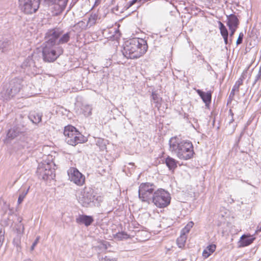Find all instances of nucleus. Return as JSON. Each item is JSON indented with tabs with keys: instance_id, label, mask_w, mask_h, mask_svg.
<instances>
[{
	"instance_id": "nucleus-4",
	"label": "nucleus",
	"mask_w": 261,
	"mask_h": 261,
	"mask_svg": "<svg viewBox=\"0 0 261 261\" xmlns=\"http://www.w3.org/2000/svg\"><path fill=\"white\" fill-rule=\"evenodd\" d=\"M24 81L21 77H15L12 79L9 85L2 91V94L6 99L13 97L23 88Z\"/></svg>"
},
{
	"instance_id": "nucleus-5",
	"label": "nucleus",
	"mask_w": 261,
	"mask_h": 261,
	"mask_svg": "<svg viewBox=\"0 0 261 261\" xmlns=\"http://www.w3.org/2000/svg\"><path fill=\"white\" fill-rule=\"evenodd\" d=\"M156 190V186L151 182H142L138 190V196L139 199L144 202L149 203L152 200V197L154 193Z\"/></svg>"
},
{
	"instance_id": "nucleus-24",
	"label": "nucleus",
	"mask_w": 261,
	"mask_h": 261,
	"mask_svg": "<svg viewBox=\"0 0 261 261\" xmlns=\"http://www.w3.org/2000/svg\"><path fill=\"white\" fill-rule=\"evenodd\" d=\"M114 238L117 240L121 241L128 239L129 238V235L124 231H121L115 234L114 235Z\"/></svg>"
},
{
	"instance_id": "nucleus-40",
	"label": "nucleus",
	"mask_w": 261,
	"mask_h": 261,
	"mask_svg": "<svg viewBox=\"0 0 261 261\" xmlns=\"http://www.w3.org/2000/svg\"><path fill=\"white\" fill-rule=\"evenodd\" d=\"M13 243H14V244L15 245H16V246H19V244H20V240L18 238H15L13 240Z\"/></svg>"
},
{
	"instance_id": "nucleus-53",
	"label": "nucleus",
	"mask_w": 261,
	"mask_h": 261,
	"mask_svg": "<svg viewBox=\"0 0 261 261\" xmlns=\"http://www.w3.org/2000/svg\"><path fill=\"white\" fill-rule=\"evenodd\" d=\"M78 24H84V22L83 21H80Z\"/></svg>"
},
{
	"instance_id": "nucleus-51",
	"label": "nucleus",
	"mask_w": 261,
	"mask_h": 261,
	"mask_svg": "<svg viewBox=\"0 0 261 261\" xmlns=\"http://www.w3.org/2000/svg\"><path fill=\"white\" fill-rule=\"evenodd\" d=\"M234 86H235L236 87H238V88H239V87H240V86H239V85L237 84L236 83H235Z\"/></svg>"
},
{
	"instance_id": "nucleus-29",
	"label": "nucleus",
	"mask_w": 261,
	"mask_h": 261,
	"mask_svg": "<svg viewBox=\"0 0 261 261\" xmlns=\"http://www.w3.org/2000/svg\"><path fill=\"white\" fill-rule=\"evenodd\" d=\"M186 237L184 233L181 234L180 236L177 239V244L179 248H182L185 246L186 241Z\"/></svg>"
},
{
	"instance_id": "nucleus-7",
	"label": "nucleus",
	"mask_w": 261,
	"mask_h": 261,
	"mask_svg": "<svg viewBox=\"0 0 261 261\" xmlns=\"http://www.w3.org/2000/svg\"><path fill=\"white\" fill-rule=\"evenodd\" d=\"M98 196L95 198L94 192L89 188H85L81 191L78 200L80 203L84 207H90L96 205V201H98Z\"/></svg>"
},
{
	"instance_id": "nucleus-44",
	"label": "nucleus",
	"mask_w": 261,
	"mask_h": 261,
	"mask_svg": "<svg viewBox=\"0 0 261 261\" xmlns=\"http://www.w3.org/2000/svg\"><path fill=\"white\" fill-rule=\"evenodd\" d=\"M256 231L257 232H261V224L257 227Z\"/></svg>"
},
{
	"instance_id": "nucleus-38",
	"label": "nucleus",
	"mask_w": 261,
	"mask_h": 261,
	"mask_svg": "<svg viewBox=\"0 0 261 261\" xmlns=\"http://www.w3.org/2000/svg\"><path fill=\"white\" fill-rule=\"evenodd\" d=\"M39 239H40L39 237H37V238L36 239V240H35V241L34 242V243H33V244H32V246L31 247V251H33L34 249L35 246L38 243Z\"/></svg>"
},
{
	"instance_id": "nucleus-31",
	"label": "nucleus",
	"mask_w": 261,
	"mask_h": 261,
	"mask_svg": "<svg viewBox=\"0 0 261 261\" xmlns=\"http://www.w3.org/2000/svg\"><path fill=\"white\" fill-rule=\"evenodd\" d=\"M30 187H29L27 190H23L21 191L19 195L17 203L18 204H20L22 203L23 199H24L25 197L27 195L29 190Z\"/></svg>"
},
{
	"instance_id": "nucleus-30",
	"label": "nucleus",
	"mask_w": 261,
	"mask_h": 261,
	"mask_svg": "<svg viewBox=\"0 0 261 261\" xmlns=\"http://www.w3.org/2000/svg\"><path fill=\"white\" fill-rule=\"evenodd\" d=\"M219 25V29L220 30V33L222 36H228V33L227 29L224 24L221 21L218 22Z\"/></svg>"
},
{
	"instance_id": "nucleus-13",
	"label": "nucleus",
	"mask_w": 261,
	"mask_h": 261,
	"mask_svg": "<svg viewBox=\"0 0 261 261\" xmlns=\"http://www.w3.org/2000/svg\"><path fill=\"white\" fill-rule=\"evenodd\" d=\"M21 67L24 72L28 74H35L37 72V67L32 57L29 56L22 63Z\"/></svg>"
},
{
	"instance_id": "nucleus-15",
	"label": "nucleus",
	"mask_w": 261,
	"mask_h": 261,
	"mask_svg": "<svg viewBox=\"0 0 261 261\" xmlns=\"http://www.w3.org/2000/svg\"><path fill=\"white\" fill-rule=\"evenodd\" d=\"M94 221V219L92 216L80 215L76 218V222L80 224H84L86 226L90 225Z\"/></svg>"
},
{
	"instance_id": "nucleus-23",
	"label": "nucleus",
	"mask_w": 261,
	"mask_h": 261,
	"mask_svg": "<svg viewBox=\"0 0 261 261\" xmlns=\"http://www.w3.org/2000/svg\"><path fill=\"white\" fill-rule=\"evenodd\" d=\"M19 134V130L16 127H13L10 129L7 134L8 139L12 140L17 137Z\"/></svg>"
},
{
	"instance_id": "nucleus-33",
	"label": "nucleus",
	"mask_w": 261,
	"mask_h": 261,
	"mask_svg": "<svg viewBox=\"0 0 261 261\" xmlns=\"http://www.w3.org/2000/svg\"><path fill=\"white\" fill-rule=\"evenodd\" d=\"M247 72H243L242 74L241 77L238 79V80L236 82V83L239 86H241L243 84V80L245 79L246 76Z\"/></svg>"
},
{
	"instance_id": "nucleus-11",
	"label": "nucleus",
	"mask_w": 261,
	"mask_h": 261,
	"mask_svg": "<svg viewBox=\"0 0 261 261\" xmlns=\"http://www.w3.org/2000/svg\"><path fill=\"white\" fill-rule=\"evenodd\" d=\"M62 32L58 29L49 30L46 34V41L45 45L49 46H57L59 45L58 39L61 36Z\"/></svg>"
},
{
	"instance_id": "nucleus-14",
	"label": "nucleus",
	"mask_w": 261,
	"mask_h": 261,
	"mask_svg": "<svg viewBox=\"0 0 261 261\" xmlns=\"http://www.w3.org/2000/svg\"><path fill=\"white\" fill-rule=\"evenodd\" d=\"M49 6H54L56 14L61 13L65 8L68 0H44Z\"/></svg>"
},
{
	"instance_id": "nucleus-28",
	"label": "nucleus",
	"mask_w": 261,
	"mask_h": 261,
	"mask_svg": "<svg viewBox=\"0 0 261 261\" xmlns=\"http://www.w3.org/2000/svg\"><path fill=\"white\" fill-rule=\"evenodd\" d=\"M92 110V107L89 105H83L82 108L83 114L86 117L91 115Z\"/></svg>"
},
{
	"instance_id": "nucleus-9",
	"label": "nucleus",
	"mask_w": 261,
	"mask_h": 261,
	"mask_svg": "<svg viewBox=\"0 0 261 261\" xmlns=\"http://www.w3.org/2000/svg\"><path fill=\"white\" fill-rule=\"evenodd\" d=\"M41 0H19L20 10L27 14L35 13L38 9Z\"/></svg>"
},
{
	"instance_id": "nucleus-42",
	"label": "nucleus",
	"mask_w": 261,
	"mask_h": 261,
	"mask_svg": "<svg viewBox=\"0 0 261 261\" xmlns=\"http://www.w3.org/2000/svg\"><path fill=\"white\" fill-rule=\"evenodd\" d=\"M223 39H224V42L225 43V44H227L228 43V36H222Z\"/></svg>"
},
{
	"instance_id": "nucleus-19",
	"label": "nucleus",
	"mask_w": 261,
	"mask_h": 261,
	"mask_svg": "<svg viewBox=\"0 0 261 261\" xmlns=\"http://www.w3.org/2000/svg\"><path fill=\"white\" fill-rule=\"evenodd\" d=\"M151 101L155 104V107L159 109L162 105V98L156 92L152 91L151 94Z\"/></svg>"
},
{
	"instance_id": "nucleus-16",
	"label": "nucleus",
	"mask_w": 261,
	"mask_h": 261,
	"mask_svg": "<svg viewBox=\"0 0 261 261\" xmlns=\"http://www.w3.org/2000/svg\"><path fill=\"white\" fill-rule=\"evenodd\" d=\"M255 239V238L253 236L243 234L240 238L239 241V247H244L247 246L253 243Z\"/></svg>"
},
{
	"instance_id": "nucleus-12",
	"label": "nucleus",
	"mask_w": 261,
	"mask_h": 261,
	"mask_svg": "<svg viewBox=\"0 0 261 261\" xmlns=\"http://www.w3.org/2000/svg\"><path fill=\"white\" fill-rule=\"evenodd\" d=\"M70 180L78 186H82L85 182V176L75 168H70L68 171Z\"/></svg>"
},
{
	"instance_id": "nucleus-39",
	"label": "nucleus",
	"mask_w": 261,
	"mask_h": 261,
	"mask_svg": "<svg viewBox=\"0 0 261 261\" xmlns=\"http://www.w3.org/2000/svg\"><path fill=\"white\" fill-rule=\"evenodd\" d=\"M101 261H116L115 258H110L109 257L106 256L105 257H102Z\"/></svg>"
},
{
	"instance_id": "nucleus-45",
	"label": "nucleus",
	"mask_w": 261,
	"mask_h": 261,
	"mask_svg": "<svg viewBox=\"0 0 261 261\" xmlns=\"http://www.w3.org/2000/svg\"><path fill=\"white\" fill-rule=\"evenodd\" d=\"M229 115H230L231 117L233 116V113L231 109H230L229 111Z\"/></svg>"
},
{
	"instance_id": "nucleus-8",
	"label": "nucleus",
	"mask_w": 261,
	"mask_h": 261,
	"mask_svg": "<svg viewBox=\"0 0 261 261\" xmlns=\"http://www.w3.org/2000/svg\"><path fill=\"white\" fill-rule=\"evenodd\" d=\"M63 52V49L61 47L45 45L42 50L43 60L45 62H54Z\"/></svg>"
},
{
	"instance_id": "nucleus-43",
	"label": "nucleus",
	"mask_w": 261,
	"mask_h": 261,
	"mask_svg": "<svg viewBox=\"0 0 261 261\" xmlns=\"http://www.w3.org/2000/svg\"><path fill=\"white\" fill-rule=\"evenodd\" d=\"M103 245V248L106 249H107L108 248V246H110V245L109 244V243L108 242H106V243H104L102 244Z\"/></svg>"
},
{
	"instance_id": "nucleus-22",
	"label": "nucleus",
	"mask_w": 261,
	"mask_h": 261,
	"mask_svg": "<svg viewBox=\"0 0 261 261\" xmlns=\"http://www.w3.org/2000/svg\"><path fill=\"white\" fill-rule=\"evenodd\" d=\"M30 120L35 124H38L41 122L42 115L36 112H32L29 114Z\"/></svg>"
},
{
	"instance_id": "nucleus-10",
	"label": "nucleus",
	"mask_w": 261,
	"mask_h": 261,
	"mask_svg": "<svg viewBox=\"0 0 261 261\" xmlns=\"http://www.w3.org/2000/svg\"><path fill=\"white\" fill-rule=\"evenodd\" d=\"M37 173L39 178L43 180H47L50 178H53L55 176L54 171L51 168L49 164H39L37 170Z\"/></svg>"
},
{
	"instance_id": "nucleus-1",
	"label": "nucleus",
	"mask_w": 261,
	"mask_h": 261,
	"mask_svg": "<svg viewBox=\"0 0 261 261\" xmlns=\"http://www.w3.org/2000/svg\"><path fill=\"white\" fill-rule=\"evenodd\" d=\"M170 150L176 154L178 158L182 160L191 159L194 154L193 146L191 142L180 141L176 137H172L169 141Z\"/></svg>"
},
{
	"instance_id": "nucleus-41",
	"label": "nucleus",
	"mask_w": 261,
	"mask_h": 261,
	"mask_svg": "<svg viewBox=\"0 0 261 261\" xmlns=\"http://www.w3.org/2000/svg\"><path fill=\"white\" fill-rule=\"evenodd\" d=\"M235 91H234V89H232L231 91V92L230 93V95H229V98H230L231 99H232L234 96V94H235Z\"/></svg>"
},
{
	"instance_id": "nucleus-32",
	"label": "nucleus",
	"mask_w": 261,
	"mask_h": 261,
	"mask_svg": "<svg viewBox=\"0 0 261 261\" xmlns=\"http://www.w3.org/2000/svg\"><path fill=\"white\" fill-rule=\"evenodd\" d=\"M194 223L192 221L189 222L187 225L182 229L181 233L185 234L188 233L191 228L193 226Z\"/></svg>"
},
{
	"instance_id": "nucleus-37",
	"label": "nucleus",
	"mask_w": 261,
	"mask_h": 261,
	"mask_svg": "<svg viewBox=\"0 0 261 261\" xmlns=\"http://www.w3.org/2000/svg\"><path fill=\"white\" fill-rule=\"evenodd\" d=\"M228 28H229V30L230 31V33L229 34L230 38V41H231V38L232 37L233 35H234L237 28H232L231 27H230Z\"/></svg>"
},
{
	"instance_id": "nucleus-49",
	"label": "nucleus",
	"mask_w": 261,
	"mask_h": 261,
	"mask_svg": "<svg viewBox=\"0 0 261 261\" xmlns=\"http://www.w3.org/2000/svg\"><path fill=\"white\" fill-rule=\"evenodd\" d=\"M234 121V119H233V117H231V119H230L229 121V124H231V123H232Z\"/></svg>"
},
{
	"instance_id": "nucleus-20",
	"label": "nucleus",
	"mask_w": 261,
	"mask_h": 261,
	"mask_svg": "<svg viewBox=\"0 0 261 261\" xmlns=\"http://www.w3.org/2000/svg\"><path fill=\"white\" fill-rule=\"evenodd\" d=\"M178 162L173 158L168 156L165 160V163L170 170L174 171L177 168Z\"/></svg>"
},
{
	"instance_id": "nucleus-26",
	"label": "nucleus",
	"mask_w": 261,
	"mask_h": 261,
	"mask_svg": "<svg viewBox=\"0 0 261 261\" xmlns=\"http://www.w3.org/2000/svg\"><path fill=\"white\" fill-rule=\"evenodd\" d=\"M96 145L101 150L106 149L107 140L102 138H97L96 141Z\"/></svg>"
},
{
	"instance_id": "nucleus-50",
	"label": "nucleus",
	"mask_w": 261,
	"mask_h": 261,
	"mask_svg": "<svg viewBox=\"0 0 261 261\" xmlns=\"http://www.w3.org/2000/svg\"><path fill=\"white\" fill-rule=\"evenodd\" d=\"M1 47L4 49V47H6V45L4 44V43L1 45Z\"/></svg>"
},
{
	"instance_id": "nucleus-52",
	"label": "nucleus",
	"mask_w": 261,
	"mask_h": 261,
	"mask_svg": "<svg viewBox=\"0 0 261 261\" xmlns=\"http://www.w3.org/2000/svg\"><path fill=\"white\" fill-rule=\"evenodd\" d=\"M23 261H33V260H31V259H26L24 260Z\"/></svg>"
},
{
	"instance_id": "nucleus-25",
	"label": "nucleus",
	"mask_w": 261,
	"mask_h": 261,
	"mask_svg": "<svg viewBox=\"0 0 261 261\" xmlns=\"http://www.w3.org/2000/svg\"><path fill=\"white\" fill-rule=\"evenodd\" d=\"M70 38V33L67 32L62 36L60 37L58 39V44H64L68 42Z\"/></svg>"
},
{
	"instance_id": "nucleus-48",
	"label": "nucleus",
	"mask_w": 261,
	"mask_h": 261,
	"mask_svg": "<svg viewBox=\"0 0 261 261\" xmlns=\"http://www.w3.org/2000/svg\"><path fill=\"white\" fill-rule=\"evenodd\" d=\"M138 0H133L131 2H130V4L129 5V6H132L133 5H134Z\"/></svg>"
},
{
	"instance_id": "nucleus-47",
	"label": "nucleus",
	"mask_w": 261,
	"mask_h": 261,
	"mask_svg": "<svg viewBox=\"0 0 261 261\" xmlns=\"http://www.w3.org/2000/svg\"><path fill=\"white\" fill-rule=\"evenodd\" d=\"M232 89H234V91H237V92L239 91V89L238 88V87H236L234 85L233 86Z\"/></svg>"
},
{
	"instance_id": "nucleus-17",
	"label": "nucleus",
	"mask_w": 261,
	"mask_h": 261,
	"mask_svg": "<svg viewBox=\"0 0 261 261\" xmlns=\"http://www.w3.org/2000/svg\"><path fill=\"white\" fill-rule=\"evenodd\" d=\"M227 25L228 27H231L238 28L239 24V20L236 15L233 14L227 15Z\"/></svg>"
},
{
	"instance_id": "nucleus-34",
	"label": "nucleus",
	"mask_w": 261,
	"mask_h": 261,
	"mask_svg": "<svg viewBox=\"0 0 261 261\" xmlns=\"http://www.w3.org/2000/svg\"><path fill=\"white\" fill-rule=\"evenodd\" d=\"M259 80H261V67L259 68V70L255 76L254 81L253 83V86H254L255 84Z\"/></svg>"
},
{
	"instance_id": "nucleus-18",
	"label": "nucleus",
	"mask_w": 261,
	"mask_h": 261,
	"mask_svg": "<svg viewBox=\"0 0 261 261\" xmlns=\"http://www.w3.org/2000/svg\"><path fill=\"white\" fill-rule=\"evenodd\" d=\"M198 94L200 96L203 102L206 105H208L211 102L212 99V92L208 91L207 92H204L201 90L198 89L196 90Z\"/></svg>"
},
{
	"instance_id": "nucleus-6",
	"label": "nucleus",
	"mask_w": 261,
	"mask_h": 261,
	"mask_svg": "<svg viewBox=\"0 0 261 261\" xmlns=\"http://www.w3.org/2000/svg\"><path fill=\"white\" fill-rule=\"evenodd\" d=\"M170 193L163 189H156L152 197L151 202L159 208H164L169 205L171 201Z\"/></svg>"
},
{
	"instance_id": "nucleus-35",
	"label": "nucleus",
	"mask_w": 261,
	"mask_h": 261,
	"mask_svg": "<svg viewBox=\"0 0 261 261\" xmlns=\"http://www.w3.org/2000/svg\"><path fill=\"white\" fill-rule=\"evenodd\" d=\"M5 231L2 229H0V247L2 245L5 239Z\"/></svg>"
},
{
	"instance_id": "nucleus-21",
	"label": "nucleus",
	"mask_w": 261,
	"mask_h": 261,
	"mask_svg": "<svg viewBox=\"0 0 261 261\" xmlns=\"http://www.w3.org/2000/svg\"><path fill=\"white\" fill-rule=\"evenodd\" d=\"M216 246L215 244H211L207 246L203 251L202 256L204 258L208 257L216 250Z\"/></svg>"
},
{
	"instance_id": "nucleus-27",
	"label": "nucleus",
	"mask_w": 261,
	"mask_h": 261,
	"mask_svg": "<svg viewBox=\"0 0 261 261\" xmlns=\"http://www.w3.org/2000/svg\"><path fill=\"white\" fill-rule=\"evenodd\" d=\"M99 18L97 12L92 13L88 19V23L90 25H94L96 23L97 20Z\"/></svg>"
},
{
	"instance_id": "nucleus-2",
	"label": "nucleus",
	"mask_w": 261,
	"mask_h": 261,
	"mask_svg": "<svg viewBox=\"0 0 261 261\" xmlns=\"http://www.w3.org/2000/svg\"><path fill=\"white\" fill-rule=\"evenodd\" d=\"M147 45L143 40L134 38L125 42L122 54L127 59H135L143 56L147 51Z\"/></svg>"
},
{
	"instance_id": "nucleus-54",
	"label": "nucleus",
	"mask_w": 261,
	"mask_h": 261,
	"mask_svg": "<svg viewBox=\"0 0 261 261\" xmlns=\"http://www.w3.org/2000/svg\"><path fill=\"white\" fill-rule=\"evenodd\" d=\"M99 198L101 199V197H98V199H99ZM98 200L100 201V199H98Z\"/></svg>"
},
{
	"instance_id": "nucleus-46",
	"label": "nucleus",
	"mask_w": 261,
	"mask_h": 261,
	"mask_svg": "<svg viewBox=\"0 0 261 261\" xmlns=\"http://www.w3.org/2000/svg\"><path fill=\"white\" fill-rule=\"evenodd\" d=\"M100 1L101 0H95L94 6L98 5L100 3Z\"/></svg>"
},
{
	"instance_id": "nucleus-36",
	"label": "nucleus",
	"mask_w": 261,
	"mask_h": 261,
	"mask_svg": "<svg viewBox=\"0 0 261 261\" xmlns=\"http://www.w3.org/2000/svg\"><path fill=\"white\" fill-rule=\"evenodd\" d=\"M244 37V34L242 32L240 33L239 36V37L237 40V44L239 45L242 43L243 39Z\"/></svg>"
},
{
	"instance_id": "nucleus-3",
	"label": "nucleus",
	"mask_w": 261,
	"mask_h": 261,
	"mask_svg": "<svg viewBox=\"0 0 261 261\" xmlns=\"http://www.w3.org/2000/svg\"><path fill=\"white\" fill-rule=\"evenodd\" d=\"M64 135L65 137V141L72 146H75L86 141V138L72 125H69L65 127Z\"/></svg>"
}]
</instances>
